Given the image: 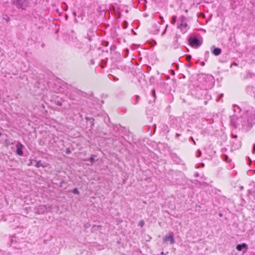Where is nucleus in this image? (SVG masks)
<instances>
[{
  "mask_svg": "<svg viewBox=\"0 0 255 255\" xmlns=\"http://www.w3.org/2000/svg\"><path fill=\"white\" fill-rule=\"evenodd\" d=\"M139 225L142 227L144 225V222L143 220H140L139 222Z\"/></svg>",
  "mask_w": 255,
  "mask_h": 255,
  "instance_id": "1a4fd4ad",
  "label": "nucleus"
},
{
  "mask_svg": "<svg viewBox=\"0 0 255 255\" xmlns=\"http://www.w3.org/2000/svg\"><path fill=\"white\" fill-rule=\"evenodd\" d=\"M180 23L177 26V28L180 29V31L183 33H185L188 30L189 27L187 23L186 22L185 17L183 16H181L180 18Z\"/></svg>",
  "mask_w": 255,
  "mask_h": 255,
  "instance_id": "f257e3e1",
  "label": "nucleus"
},
{
  "mask_svg": "<svg viewBox=\"0 0 255 255\" xmlns=\"http://www.w3.org/2000/svg\"><path fill=\"white\" fill-rule=\"evenodd\" d=\"M248 245L246 243H243L241 245H238L236 247V249L238 251H241L243 250H245V252H246L248 250Z\"/></svg>",
  "mask_w": 255,
  "mask_h": 255,
  "instance_id": "7ed1b4c3",
  "label": "nucleus"
},
{
  "mask_svg": "<svg viewBox=\"0 0 255 255\" xmlns=\"http://www.w3.org/2000/svg\"><path fill=\"white\" fill-rule=\"evenodd\" d=\"M176 18H177L176 16H175V15H174L172 17L171 23L172 24H174L176 22Z\"/></svg>",
  "mask_w": 255,
  "mask_h": 255,
  "instance_id": "0eeeda50",
  "label": "nucleus"
},
{
  "mask_svg": "<svg viewBox=\"0 0 255 255\" xmlns=\"http://www.w3.org/2000/svg\"><path fill=\"white\" fill-rule=\"evenodd\" d=\"M152 92L153 95H154V96H155V90L153 89L152 90Z\"/></svg>",
  "mask_w": 255,
  "mask_h": 255,
  "instance_id": "9b49d317",
  "label": "nucleus"
},
{
  "mask_svg": "<svg viewBox=\"0 0 255 255\" xmlns=\"http://www.w3.org/2000/svg\"><path fill=\"white\" fill-rule=\"evenodd\" d=\"M163 242L165 244L169 243L170 244H173L175 242L173 233L171 232L169 234L168 236L164 237L163 239Z\"/></svg>",
  "mask_w": 255,
  "mask_h": 255,
  "instance_id": "f03ea898",
  "label": "nucleus"
},
{
  "mask_svg": "<svg viewBox=\"0 0 255 255\" xmlns=\"http://www.w3.org/2000/svg\"><path fill=\"white\" fill-rule=\"evenodd\" d=\"M190 59H191V56H188V57H187V59H188V60H189Z\"/></svg>",
  "mask_w": 255,
  "mask_h": 255,
  "instance_id": "ddd939ff",
  "label": "nucleus"
},
{
  "mask_svg": "<svg viewBox=\"0 0 255 255\" xmlns=\"http://www.w3.org/2000/svg\"><path fill=\"white\" fill-rule=\"evenodd\" d=\"M89 160L91 162H94V158L93 157H91L90 158H89Z\"/></svg>",
  "mask_w": 255,
  "mask_h": 255,
  "instance_id": "9d476101",
  "label": "nucleus"
},
{
  "mask_svg": "<svg viewBox=\"0 0 255 255\" xmlns=\"http://www.w3.org/2000/svg\"><path fill=\"white\" fill-rule=\"evenodd\" d=\"M212 53L214 55L218 56L221 53V49L219 48H216L213 50Z\"/></svg>",
  "mask_w": 255,
  "mask_h": 255,
  "instance_id": "423d86ee",
  "label": "nucleus"
},
{
  "mask_svg": "<svg viewBox=\"0 0 255 255\" xmlns=\"http://www.w3.org/2000/svg\"><path fill=\"white\" fill-rule=\"evenodd\" d=\"M190 45L192 47L199 46L200 45L199 40L197 38L191 39L189 41Z\"/></svg>",
  "mask_w": 255,
  "mask_h": 255,
  "instance_id": "39448f33",
  "label": "nucleus"
},
{
  "mask_svg": "<svg viewBox=\"0 0 255 255\" xmlns=\"http://www.w3.org/2000/svg\"><path fill=\"white\" fill-rule=\"evenodd\" d=\"M72 192L75 194H79V192L78 191V190L77 189V188H74L73 191H72Z\"/></svg>",
  "mask_w": 255,
  "mask_h": 255,
  "instance_id": "6e6552de",
  "label": "nucleus"
},
{
  "mask_svg": "<svg viewBox=\"0 0 255 255\" xmlns=\"http://www.w3.org/2000/svg\"><path fill=\"white\" fill-rule=\"evenodd\" d=\"M16 153L19 155H22L23 154V151H22V148H23V145L21 143H18L16 145Z\"/></svg>",
  "mask_w": 255,
  "mask_h": 255,
  "instance_id": "20e7f679",
  "label": "nucleus"
},
{
  "mask_svg": "<svg viewBox=\"0 0 255 255\" xmlns=\"http://www.w3.org/2000/svg\"><path fill=\"white\" fill-rule=\"evenodd\" d=\"M36 167H40V165H39V162H37V164H36Z\"/></svg>",
  "mask_w": 255,
  "mask_h": 255,
  "instance_id": "f8f14e48",
  "label": "nucleus"
}]
</instances>
